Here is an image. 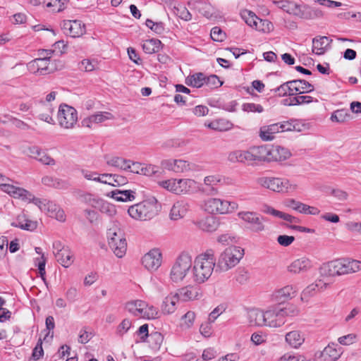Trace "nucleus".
Masks as SVG:
<instances>
[{
  "mask_svg": "<svg viewBox=\"0 0 361 361\" xmlns=\"http://www.w3.org/2000/svg\"><path fill=\"white\" fill-rule=\"evenodd\" d=\"M290 82L292 83L291 91L295 92V94L310 93L314 90L313 85L305 80H290Z\"/></svg>",
  "mask_w": 361,
  "mask_h": 361,
  "instance_id": "2f4dec72",
  "label": "nucleus"
},
{
  "mask_svg": "<svg viewBox=\"0 0 361 361\" xmlns=\"http://www.w3.org/2000/svg\"><path fill=\"white\" fill-rule=\"evenodd\" d=\"M145 25L157 34L161 35L164 31V25L161 22L154 23L152 20L147 19L145 22Z\"/></svg>",
  "mask_w": 361,
  "mask_h": 361,
  "instance_id": "0e129e2a",
  "label": "nucleus"
},
{
  "mask_svg": "<svg viewBox=\"0 0 361 361\" xmlns=\"http://www.w3.org/2000/svg\"><path fill=\"white\" fill-rule=\"evenodd\" d=\"M195 225L203 231L212 233L218 228L219 224L216 217L207 216L197 221Z\"/></svg>",
  "mask_w": 361,
  "mask_h": 361,
  "instance_id": "cd10ccee",
  "label": "nucleus"
},
{
  "mask_svg": "<svg viewBox=\"0 0 361 361\" xmlns=\"http://www.w3.org/2000/svg\"><path fill=\"white\" fill-rule=\"evenodd\" d=\"M178 299L183 301H188L197 299L199 297V289L192 286H188L180 288L178 293Z\"/></svg>",
  "mask_w": 361,
  "mask_h": 361,
  "instance_id": "72a5a7b5",
  "label": "nucleus"
},
{
  "mask_svg": "<svg viewBox=\"0 0 361 361\" xmlns=\"http://www.w3.org/2000/svg\"><path fill=\"white\" fill-rule=\"evenodd\" d=\"M241 17L250 27L263 32H269L273 27L271 22L259 19L253 12L245 10L241 13Z\"/></svg>",
  "mask_w": 361,
  "mask_h": 361,
  "instance_id": "4468645a",
  "label": "nucleus"
},
{
  "mask_svg": "<svg viewBox=\"0 0 361 361\" xmlns=\"http://www.w3.org/2000/svg\"><path fill=\"white\" fill-rule=\"evenodd\" d=\"M161 166L163 169L175 173H182L190 169V164L183 159H164L161 161Z\"/></svg>",
  "mask_w": 361,
  "mask_h": 361,
  "instance_id": "aec40b11",
  "label": "nucleus"
},
{
  "mask_svg": "<svg viewBox=\"0 0 361 361\" xmlns=\"http://www.w3.org/2000/svg\"><path fill=\"white\" fill-rule=\"evenodd\" d=\"M350 117L348 111L346 109H338L334 111L331 116L330 120L332 122L344 123Z\"/></svg>",
  "mask_w": 361,
  "mask_h": 361,
  "instance_id": "5fc2aeb1",
  "label": "nucleus"
},
{
  "mask_svg": "<svg viewBox=\"0 0 361 361\" xmlns=\"http://www.w3.org/2000/svg\"><path fill=\"white\" fill-rule=\"evenodd\" d=\"M272 161H284L288 159L291 154L288 149L282 147H276L270 149Z\"/></svg>",
  "mask_w": 361,
  "mask_h": 361,
  "instance_id": "8fccbe9b",
  "label": "nucleus"
},
{
  "mask_svg": "<svg viewBox=\"0 0 361 361\" xmlns=\"http://www.w3.org/2000/svg\"><path fill=\"white\" fill-rule=\"evenodd\" d=\"M251 164L253 162L271 161L270 148L267 146L252 147L249 149Z\"/></svg>",
  "mask_w": 361,
  "mask_h": 361,
  "instance_id": "6ab92c4d",
  "label": "nucleus"
},
{
  "mask_svg": "<svg viewBox=\"0 0 361 361\" xmlns=\"http://www.w3.org/2000/svg\"><path fill=\"white\" fill-rule=\"evenodd\" d=\"M56 259L63 267L68 268L73 263V255L68 247L65 248L61 252H59Z\"/></svg>",
  "mask_w": 361,
  "mask_h": 361,
  "instance_id": "49530a36",
  "label": "nucleus"
},
{
  "mask_svg": "<svg viewBox=\"0 0 361 361\" xmlns=\"http://www.w3.org/2000/svg\"><path fill=\"white\" fill-rule=\"evenodd\" d=\"M244 250L238 246H229L219 256L216 263V270L227 271L235 267L243 257Z\"/></svg>",
  "mask_w": 361,
  "mask_h": 361,
  "instance_id": "39448f33",
  "label": "nucleus"
},
{
  "mask_svg": "<svg viewBox=\"0 0 361 361\" xmlns=\"http://www.w3.org/2000/svg\"><path fill=\"white\" fill-rule=\"evenodd\" d=\"M111 114L109 112H99L97 114L90 116L84 119L82 123L87 127L91 128L93 124H97L104 122L105 121L112 118Z\"/></svg>",
  "mask_w": 361,
  "mask_h": 361,
  "instance_id": "ea45409f",
  "label": "nucleus"
},
{
  "mask_svg": "<svg viewBox=\"0 0 361 361\" xmlns=\"http://www.w3.org/2000/svg\"><path fill=\"white\" fill-rule=\"evenodd\" d=\"M291 85L292 83L290 81H288L281 84L280 86L274 89L272 91L276 93L279 97H284L287 94L290 96L295 95V92H292L291 91Z\"/></svg>",
  "mask_w": 361,
  "mask_h": 361,
  "instance_id": "13d9d810",
  "label": "nucleus"
},
{
  "mask_svg": "<svg viewBox=\"0 0 361 361\" xmlns=\"http://www.w3.org/2000/svg\"><path fill=\"white\" fill-rule=\"evenodd\" d=\"M84 200L86 203L95 209H99L103 213H108L109 215H111L115 212L114 207L112 204H109L104 200L96 197L94 195L90 193L86 194L84 196Z\"/></svg>",
  "mask_w": 361,
  "mask_h": 361,
  "instance_id": "f3484780",
  "label": "nucleus"
},
{
  "mask_svg": "<svg viewBox=\"0 0 361 361\" xmlns=\"http://www.w3.org/2000/svg\"><path fill=\"white\" fill-rule=\"evenodd\" d=\"M109 246L118 258L123 257L127 250V242L124 234L118 228L114 226L107 231Z\"/></svg>",
  "mask_w": 361,
  "mask_h": 361,
  "instance_id": "6e6552de",
  "label": "nucleus"
},
{
  "mask_svg": "<svg viewBox=\"0 0 361 361\" xmlns=\"http://www.w3.org/2000/svg\"><path fill=\"white\" fill-rule=\"evenodd\" d=\"M274 3L281 9L285 12L299 17H307V13H303V6L305 4H298L295 1L288 0L276 1Z\"/></svg>",
  "mask_w": 361,
  "mask_h": 361,
  "instance_id": "dca6fc26",
  "label": "nucleus"
},
{
  "mask_svg": "<svg viewBox=\"0 0 361 361\" xmlns=\"http://www.w3.org/2000/svg\"><path fill=\"white\" fill-rule=\"evenodd\" d=\"M238 208V204L220 198H209L204 202V209L209 214H228Z\"/></svg>",
  "mask_w": 361,
  "mask_h": 361,
  "instance_id": "1a4fd4ad",
  "label": "nucleus"
},
{
  "mask_svg": "<svg viewBox=\"0 0 361 361\" xmlns=\"http://www.w3.org/2000/svg\"><path fill=\"white\" fill-rule=\"evenodd\" d=\"M107 196L118 202H127L135 200V192L130 190H115L109 192Z\"/></svg>",
  "mask_w": 361,
  "mask_h": 361,
  "instance_id": "a19ab883",
  "label": "nucleus"
},
{
  "mask_svg": "<svg viewBox=\"0 0 361 361\" xmlns=\"http://www.w3.org/2000/svg\"><path fill=\"white\" fill-rule=\"evenodd\" d=\"M129 171L133 173L152 176L159 172V167L152 164H144L140 162L131 161Z\"/></svg>",
  "mask_w": 361,
  "mask_h": 361,
  "instance_id": "412c9836",
  "label": "nucleus"
},
{
  "mask_svg": "<svg viewBox=\"0 0 361 361\" xmlns=\"http://www.w3.org/2000/svg\"><path fill=\"white\" fill-rule=\"evenodd\" d=\"M61 27L63 33L71 37H81L86 32L85 24L78 20H63L61 24Z\"/></svg>",
  "mask_w": 361,
  "mask_h": 361,
  "instance_id": "2eb2a0df",
  "label": "nucleus"
},
{
  "mask_svg": "<svg viewBox=\"0 0 361 361\" xmlns=\"http://www.w3.org/2000/svg\"><path fill=\"white\" fill-rule=\"evenodd\" d=\"M12 226L23 230L33 231L37 228V224L36 221L26 219L25 215H20L16 221L12 223Z\"/></svg>",
  "mask_w": 361,
  "mask_h": 361,
  "instance_id": "c03bdc74",
  "label": "nucleus"
},
{
  "mask_svg": "<svg viewBox=\"0 0 361 361\" xmlns=\"http://www.w3.org/2000/svg\"><path fill=\"white\" fill-rule=\"evenodd\" d=\"M280 133L278 123L269 126H262L259 129V135L264 141H270L274 138L276 133Z\"/></svg>",
  "mask_w": 361,
  "mask_h": 361,
  "instance_id": "4c0bfd02",
  "label": "nucleus"
},
{
  "mask_svg": "<svg viewBox=\"0 0 361 361\" xmlns=\"http://www.w3.org/2000/svg\"><path fill=\"white\" fill-rule=\"evenodd\" d=\"M106 163L108 166L128 171L131 161L119 157H106Z\"/></svg>",
  "mask_w": 361,
  "mask_h": 361,
  "instance_id": "79ce46f5",
  "label": "nucleus"
},
{
  "mask_svg": "<svg viewBox=\"0 0 361 361\" xmlns=\"http://www.w3.org/2000/svg\"><path fill=\"white\" fill-rule=\"evenodd\" d=\"M142 264L149 271H157L162 263V253L158 248H153L142 257Z\"/></svg>",
  "mask_w": 361,
  "mask_h": 361,
  "instance_id": "ddd939ff",
  "label": "nucleus"
},
{
  "mask_svg": "<svg viewBox=\"0 0 361 361\" xmlns=\"http://www.w3.org/2000/svg\"><path fill=\"white\" fill-rule=\"evenodd\" d=\"M192 257L186 253L180 255L173 264L169 277L175 283L183 281L192 270Z\"/></svg>",
  "mask_w": 361,
  "mask_h": 361,
  "instance_id": "423d86ee",
  "label": "nucleus"
},
{
  "mask_svg": "<svg viewBox=\"0 0 361 361\" xmlns=\"http://www.w3.org/2000/svg\"><path fill=\"white\" fill-rule=\"evenodd\" d=\"M312 267L311 262L306 257L294 260L288 267V271L292 274H301L307 271Z\"/></svg>",
  "mask_w": 361,
  "mask_h": 361,
  "instance_id": "a878e982",
  "label": "nucleus"
},
{
  "mask_svg": "<svg viewBox=\"0 0 361 361\" xmlns=\"http://www.w3.org/2000/svg\"><path fill=\"white\" fill-rule=\"evenodd\" d=\"M361 271V261L351 258H341L323 264L321 276L326 277L348 275Z\"/></svg>",
  "mask_w": 361,
  "mask_h": 361,
  "instance_id": "f03ea898",
  "label": "nucleus"
},
{
  "mask_svg": "<svg viewBox=\"0 0 361 361\" xmlns=\"http://www.w3.org/2000/svg\"><path fill=\"white\" fill-rule=\"evenodd\" d=\"M29 71L36 75H47L56 69L54 61L44 59H35L27 63Z\"/></svg>",
  "mask_w": 361,
  "mask_h": 361,
  "instance_id": "9b49d317",
  "label": "nucleus"
},
{
  "mask_svg": "<svg viewBox=\"0 0 361 361\" xmlns=\"http://www.w3.org/2000/svg\"><path fill=\"white\" fill-rule=\"evenodd\" d=\"M305 334L298 330L291 331L286 334V342L293 348H300L305 342Z\"/></svg>",
  "mask_w": 361,
  "mask_h": 361,
  "instance_id": "c756f323",
  "label": "nucleus"
},
{
  "mask_svg": "<svg viewBox=\"0 0 361 361\" xmlns=\"http://www.w3.org/2000/svg\"><path fill=\"white\" fill-rule=\"evenodd\" d=\"M41 112L39 114V118L48 123L54 124V120L52 117L54 108L51 104L42 102L41 103Z\"/></svg>",
  "mask_w": 361,
  "mask_h": 361,
  "instance_id": "a18cd8bd",
  "label": "nucleus"
},
{
  "mask_svg": "<svg viewBox=\"0 0 361 361\" xmlns=\"http://www.w3.org/2000/svg\"><path fill=\"white\" fill-rule=\"evenodd\" d=\"M329 286V283L324 282L322 279L317 280L314 283L307 286L301 293V300L307 302L309 298L317 293L323 291Z\"/></svg>",
  "mask_w": 361,
  "mask_h": 361,
  "instance_id": "5701e85b",
  "label": "nucleus"
},
{
  "mask_svg": "<svg viewBox=\"0 0 361 361\" xmlns=\"http://www.w3.org/2000/svg\"><path fill=\"white\" fill-rule=\"evenodd\" d=\"M248 319L251 325L266 326L265 311L259 309L252 310L249 312Z\"/></svg>",
  "mask_w": 361,
  "mask_h": 361,
  "instance_id": "58836bf2",
  "label": "nucleus"
},
{
  "mask_svg": "<svg viewBox=\"0 0 361 361\" xmlns=\"http://www.w3.org/2000/svg\"><path fill=\"white\" fill-rule=\"evenodd\" d=\"M164 341L163 335L158 331L152 332L148 337V343L154 350H158Z\"/></svg>",
  "mask_w": 361,
  "mask_h": 361,
  "instance_id": "3c124183",
  "label": "nucleus"
},
{
  "mask_svg": "<svg viewBox=\"0 0 361 361\" xmlns=\"http://www.w3.org/2000/svg\"><path fill=\"white\" fill-rule=\"evenodd\" d=\"M98 63L96 60L83 59L78 64V68L80 71L90 72L92 71L97 66Z\"/></svg>",
  "mask_w": 361,
  "mask_h": 361,
  "instance_id": "052dcab7",
  "label": "nucleus"
},
{
  "mask_svg": "<svg viewBox=\"0 0 361 361\" xmlns=\"http://www.w3.org/2000/svg\"><path fill=\"white\" fill-rule=\"evenodd\" d=\"M298 310L293 305L283 307L281 305L270 307L265 311L266 326L277 328L283 326L286 317H293L298 314Z\"/></svg>",
  "mask_w": 361,
  "mask_h": 361,
  "instance_id": "20e7f679",
  "label": "nucleus"
},
{
  "mask_svg": "<svg viewBox=\"0 0 361 361\" xmlns=\"http://www.w3.org/2000/svg\"><path fill=\"white\" fill-rule=\"evenodd\" d=\"M249 277V273L245 269L239 268L237 269L235 279L240 284H245L248 281Z\"/></svg>",
  "mask_w": 361,
  "mask_h": 361,
  "instance_id": "774afa93",
  "label": "nucleus"
},
{
  "mask_svg": "<svg viewBox=\"0 0 361 361\" xmlns=\"http://www.w3.org/2000/svg\"><path fill=\"white\" fill-rule=\"evenodd\" d=\"M190 205L185 200H179L175 202L170 212V218L172 220H178L183 218L189 210Z\"/></svg>",
  "mask_w": 361,
  "mask_h": 361,
  "instance_id": "bb28decb",
  "label": "nucleus"
},
{
  "mask_svg": "<svg viewBox=\"0 0 361 361\" xmlns=\"http://www.w3.org/2000/svg\"><path fill=\"white\" fill-rule=\"evenodd\" d=\"M132 327V321L129 319H124L117 326L116 330V334L118 337L122 338Z\"/></svg>",
  "mask_w": 361,
  "mask_h": 361,
  "instance_id": "4d7b16f0",
  "label": "nucleus"
},
{
  "mask_svg": "<svg viewBox=\"0 0 361 361\" xmlns=\"http://www.w3.org/2000/svg\"><path fill=\"white\" fill-rule=\"evenodd\" d=\"M66 0H44L43 4L46 7L51 8L54 12H60L64 8Z\"/></svg>",
  "mask_w": 361,
  "mask_h": 361,
  "instance_id": "bf43d9fd",
  "label": "nucleus"
},
{
  "mask_svg": "<svg viewBox=\"0 0 361 361\" xmlns=\"http://www.w3.org/2000/svg\"><path fill=\"white\" fill-rule=\"evenodd\" d=\"M44 152V150L42 149L37 146H31L29 147L27 149V155L32 159H36L38 161Z\"/></svg>",
  "mask_w": 361,
  "mask_h": 361,
  "instance_id": "e2e57ef3",
  "label": "nucleus"
},
{
  "mask_svg": "<svg viewBox=\"0 0 361 361\" xmlns=\"http://www.w3.org/2000/svg\"><path fill=\"white\" fill-rule=\"evenodd\" d=\"M286 205L302 214L318 215L320 213V210L318 208L309 206L294 199L288 200L286 202Z\"/></svg>",
  "mask_w": 361,
  "mask_h": 361,
  "instance_id": "b1692460",
  "label": "nucleus"
},
{
  "mask_svg": "<svg viewBox=\"0 0 361 361\" xmlns=\"http://www.w3.org/2000/svg\"><path fill=\"white\" fill-rule=\"evenodd\" d=\"M204 126L216 131H227L233 128V124L226 118L215 119L209 123H205Z\"/></svg>",
  "mask_w": 361,
  "mask_h": 361,
  "instance_id": "e433bc0d",
  "label": "nucleus"
},
{
  "mask_svg": "<svg viewBox=\"0 0 361 361\" xmlns=\"http://www.w3.org/2000/svg\"><path fill=\"white\" fill-rule=\"evenodd\" d=\"M1 190L14 198H21L23 200H26L27 195H30V192L24 188L14 186L10 184H1Z\"/></svg>",
  "mask_w": 361,
  "mask_h": 361,
  "instance_id": "c85d7f7f",
  "label": "nucleus"
},
{
  "mask_svg": "<svg viewBox=\"0 0 361 361\" xmlns=\"http://www.w3.org/2000/svg\"><path fill=\"white\" fill-rule=\"evenodd\" d=\"M159 317L158 309L153 305H149L146 302V307H143L140 318L146 319H154Z\"/></svg>",
  "mask_w": 361,
  "mask_h": 361,
  "instance_id": "864d4df0",
  "label": "nucleus"
},
{
  "mask_svg": "<svg viewBox=\"0 0 361 361\" xmlns=\"http://www.w3.org/2000/svg\"><path fill=\"white\" fill-rule=\"evenodd\" d=\"M178 195L192 193L198 188L197 183L190 178L178 179Z\"/></svg>",
  "mask_w": 361,
  "mask_h": 361,
  "instance_id": "c9c22d12",
  "label": "nucleus"
},
{
  "mask_svg": "<svg viewBox=\"0 0 361 361\" xmlns=\"http://www.w3.org/2000/svg\"><path fill=\"white\" fill-rule=\"evenodd\" d=\"M143 307H146V302L141 300H133L126 304V309L131 314L137 317H141Z\"/></svg>",
  "mask_w": 361,
  "mask_h": 361,
  "instance_id": "37998d69",
  "label": "nucleus"
},
{
  "mask_svg": "<svg viewBox=\"0 0 361 361\" xmlns=\"http://www.w3.org/2000/svg\"><path fill=\"white\" fill-rule=\"evenodd\" d=\"M228 160L231 163L240 162L251 164L250 150H235L228 155Z\"/></svg>",
  "mask_w": 361,
  "mask_h": 361,
  "instance_id": "f704fd0d",
  "label": "nucleus"
},
{
  "mask_svg": "<svg viewBox=\"0 0 361 361\" xmlns=\"http://www.w3.org/2000/svg\"><path fill=\"white\" fill-rule=\"evenodd\" d=\"M331 41L326 36H319L313 38L312 52L317 55L324 54Z\"/></svg>",
  "mask_w": 361,
  "mask_h": 361,
  "instance_id": "7c9ffc66",
  "label": "nucleus"
},
{
  "mask_svg": "<svg viewBox=\"0 0 361 361\" xmlns=\"http://www.w3.org/2000/svg\"><path fill=\"white\" fill-rule=\"evenodd\" d=\"M178 295L176 293H171L166 296L161 305V312L165 315L171 314L177 309V303L178 302Z\"/></svg>",
  "mask_w": 361,
  "mask_h": 361,
  "instance_id": "393cba45",
  "label": "nucleus"
},
{
  "mask_svg": "<svg viewBox=\"0 0 361 361\" xmlns=\"http://www.w3.org/2000/svg\"><path fill=\"white\" fill-rule=\"evenodd\" d=\"M342 354L341 348L334 343L329 344L322 351L315 353L316 358L321 361H336Z\"/></svg>",
  "mask_w": 361,
  "mask_h": 361,
  "instance_id": "a211bd4d",
  "label": "nucleus"
},
{
  "mask_svg": "<svg viewBox=\"0 0 361 361\" xmlns=\"http://www.w3.org/2000/svg\"><path fill=\"white\" fill-rule=\"evenodd\" d=\"M47 209L50 216L55 218L56 220L61 222H64L66 221V215L64 211L59 206L53 203H48Z\"/></svg>",
  "mask_w": 361,
  "mask_h": 361,
  "instance_id": "603ef678",
  "label": "nucleus"
},
{
  "mask_svg": "<svg viewBox=\"0 0 361 361\" xmlns=\"http://www.w3.org/2000/svg\"><path fill=\"white\" fill-rule=\"evenodd\" d=\"M221 182V178L217 175L206 176L204 179V184L200 190L207 195H215L219 191L216 185Z\"/></svg>",
  "mask_w": 361,
  "mask_h": 361,
  "instance_id": "4be33fe9",
  "label": "nucleus"
},
{
  "mask_svg": "<svg viewBox=\"0 0 361 361\" xmlns=\"http://www.w3.org/2000/svg\"><path fill=\"white\" fill-rule=\"evenodd\" d=\"M238 216L247 224V228L252 232L259 233L264 230L263 218L257 213L252 212H240Z\"/></svg>",
  "mask_w": 361,
  "mask_h": 361,
  "instance_id": "f8f14e48",
  "label": "nucleus"
},
{
  "mask_svg": "<svg viewBox=\"0 0 361 361\" xmlns=\"http://www.w3.org/2000/svg\"><path fill=\"white\" fill-rule=\"evenodd\" d=\"M185 83L188 86L200 88L205 85L206 76L202 73H195L186 78Z\"/></svg>",
  "mask_w": 361,
  "mask_h": 361,
  "instance_id": "de8ad7c7",
  "label": "nucleus"
},
{
  "mask_svg": "<svg viewBox=\"0 0 361 361\" xmlns=\"http://www.w3.org/2000/svg\"><path fill=\"white\" fill-rule=\"evenodd\" d=\"M159 185L167 190L168 191L178 195V179L171 178L166 180L159 181Z\"/></svg>",
  "mask_w": 361,
  "mask_h": 361,
  "instance_id": "6e6d98bb",
  "label": "nucleus"
},
{
  "mask_svg": "<svg viewBox=\"0 0 361 361\" xmlns=\"http://www.w3.org/2000/svg\"><path fill=\"white\" fill-rule=\"evenodd\" d=\"M298 289L296 286L288 285L275 292V298L281 301H286L294 298Z\"/></svg>",
  "mask_w": 361,
  "mask_h": 361,
  "instance_id": "473e14b6",
  "label": "nucleus"
},
{
  "mask_svg": "<svg viewBox=\"0 0 361 361\" xmlns=\"http://www.w3.org/2000/svg\"><path fill=\"white\" fill-rule=\"evenodd\" d=\"M161 209V205L154 197H149L141 202L130 206L128 214L137 221H149L155 217Z\"/></svg>",
  "mask_w": 361,
  "mask_h": 361,
  "instance_id": "7ed1b4c3",
  "label": "nucleus"
},
{
  "mask_svg": "<svg viewBox=\"0 0 361 361\" xmlns=\"http://www.w3.org/2000/svg\"><path fill=\"white\" fill-rule=\"evenodd\" d=\"M212 323L213 322H210L209 319L202 323L200 325V334L205 338H209L212 336L213 334V329H212Z\"/></svg>",
  "mask_w": 361,
  "mask_h": 361,
  "instance_id": "69168bd1",
  "label": "nucleus"
},
{
  "mask_svg": "<svg viewBox=\"0 0 361 361\" xmlns=\"http://www.w3.org/2000/svg\"><path fill=\"white\" fill-rule=\"evenodd\" d=\"M47 262V258L42 255L40 257H37L35 259V264L38 267L39 273L43 280H44V276L46 274L45 265Z\"/></svg>",
  "mask_w": 361,
  "mask_h": 361,
  "instance_id": "338daca9",
  "label": "nucleus"
},
{
  "mask_svg": "<svg viewBox=\"0 0 361 361\" xmlns=\"http://www.w3.org/2000/svg\"><path fill=\"white\" fill-rule=\"evenodd\" d=\"M57 120L61 127L73 128L78 121V112L73 106L61 104L59 107Z\"/></svg>",
  "mask_w": 361,
  "mask_h": 361,
  "instance_id": "9d476101",
  "label": "nucleus"
},
{
  "mask_svg": "<svg viewBox=\"0 0 361 361\" xmlns=\"http://www.w3.org/2000/svg\"><path fill=\"white\" fill-rule=\"evenodd\" d=\"M257 183L262 187L276 192H293L298 188V185L289 180L275 177H261Z\"/></svg>",
  "mask_w": 361,
  "mask_h": 361,
  "instance_id": "0eeeda50",
  "label": "nucleus"
},
{
  "mask_svg": "<svg viewBox=\"0 0 361 361\" xmlns=\"http://www.w3.org/2000/svg\"><path fill=\"white\" fill-rule=\"evenodd\" d=\"M216 265L214 251L207 250L204 252L198 255L192 262V278L197 284H202L209 280L212 275Z\"/></svg>",
  "mask_w": 361,
  "mask_h": 361,
  "instance_id": "f257e3e1",
  "label": "nucleus"
},
{
  "mask_svg": "<svg viewBox=\"0 0 361 361\" xmlns=\"http://www.w3.org/2000/svg\"><path fill=\"white\" fill-rule=\"evenodd\" d=\"M143 51L148 54H152L159 51L161 47V42L158 39H150L143 42Z\"/></svg>",
  "mask_w": 361,
  "mask_h": 361,
  "instance_id": "09e8293b",
  "label": "nucleus"
},
{
  "mask_svg": "<svg viewBox=\"0 0 361 361\" xmlns=\"http://www.w3.org/2000/svg\"><path fill=\"white\" fill-rule=\"evenodd\" d=\"M303 8V13H307V17H302V18L303 19L310 20L315 18H320L323 16V13L322 11L317 8H311L307 4H305Z\"/></svg>",
  "mask_w": 361,
  "mask_h": 361,
  "instance_id": "680f3d73",
  "label": "nucleus"
}]
</instances>
